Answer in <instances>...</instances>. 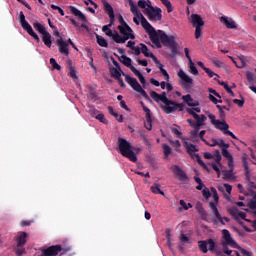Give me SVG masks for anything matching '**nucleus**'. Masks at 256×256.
I'll use <instances>...</instances> for the list:
<instances>
[{
  "label": "nucleus",
  "mask_w": 256,
  "mask_h": 256,
  "mask_svg": "<svg viewBox=\"0 0 256 256\" xmlns=\"http://www.w3.org/2000/svg\"><path fill=\"white\" fill-rule=\"evenodd\" d=\"M222 155L225 157V159H232L233 155L227 150V148H222Z\"/></svg>",
  "instance_id": "nucleus-51"
},
{
  "label": "nucleus",
  "mask_w": 256,
  "mask_h": 256,
  "mask_svg": "<svg viewBox=\"0 0 256 256\" xmlns=\"http://www.w3.org/2000/svg\"><path fill=\"white\" fill-rule=\"evenodd\" d=\"M97 113H99V111L97 110L93 111V115H96L95 119L100 121V123H107V119H105V115H103V113H100V114H97Z\"/></svg>",
  "instance_id": "nucleus-40"
},
{
  "label": "nucleus",
  "mask_w": 256,
  "mask_h": 256,
  "mask_svg": "<svg viewBox=\"0 0 256 256\" xmlns=\"http://www.w3.org/2000/svg\"><path fill=\"white\" fill-rule=\"evenodd\" d=\"M110 73L113 79H119L121 78V75H123V77H125L126 83H128V85H130V87H132L134 91H137V93H140V95H142L144 99H149V94H147V92L143 89V87H141V84H139V82L137 81V78H133L125 74L124 71L121 70V68H112L110 70Z\"/></svg>",
  "instance_id": "nucleus-3"
},
{
  "label": "nucleus",
  "mask_w": 256,
  "mask_h": 256,
  "mask_svg": "<svg viewBox=\"0 0 256 256\" xmlns=\"http://www.w3.org/2000/svg\"><path fill=\"white\" fill-rule=\"evenodd\" d=\"M208 119L211 120L212 125H216L219 120L215 119V115L209 114Z\"/></svg>",
  "instance_id": "nucleus-61"
},
{
  "label": "nucleus",
  "mask_w": 256,
  "mask_h": 256,
  "mask_svg": "<svg viewBox=\"0 0 256 256\" xmlns=\"http://www.w3.org/2000/svg\"><path fill=\"white\" fill-rule=\"evenodd\" d=\"M137 63L138 65H142V67H147V65H149V63L147 62V59H137Z\"/></svg>",
  "instance_id": "nucleus-59"
},
{
  "label": "nucleus",
  "mask_w": 256,
  "mask_h": 256,
  "mask_svg": "<svg viewBox=\"0 0 256 256\" xmlns=\"http://www.w3.org/2000/svg\"><path fill=\"white\" fill-rule=\"evenodd\" d=\"M162 149L164 153V158L167 159V157H169V155H171L172 153L171 146L167 144H162Z\"/></svg>",
  "instance_id": "nucleus-41"
},
{
  "label": "nucleus",
  "mask_w": 256,
  "mask_h": 256,
  "mask_svg": "<svg viewBox=\"0 0 256 256\" xmlns=\"http://www.w3.org/2000/svg\"><path fill=\"white\" fill-rule=\"evenodd\" d=\"M172 147H175L176 151H179V147H181V142L179 140L171 141Z\"/></svg>",
  "instance_id": "nucleus-57"
},
{
  "label": "nucleus",
  "mask_w": 256,
  "mask_h": 256,
  "mask_svg": "<svg viewBox=\"0 0 256 256\" xmlns=\"http://www.w3.org/2000/svg\"><path fill=\"white\" fill-rule=\"evenodd\" d=\"M56 44L59 47V52L67 57V55H69V44H67L63 38L58 39Z\"/></svg>",
  "instance_id": "nucleus-17"
},
{
  "label": "nucleus",
  "mask_w": 256,
  "mask_h": 256,
  "mask_svg": "<svg viewBox=\"0 0 256 256\" xmlns=\"http://www.w3.org/2000/svg\"><path fill=\"white\" fill-rule=\"evenodd\" d=\"M67 68L69 69V77H71L72 79H77V70H75V66H73V61H67Z\"/></svg>",
  "instance_id": "nucleus-26"
},
{
  "label": "nucleus",
  "mask_w": 256,
  "mask_h": 256,
  "mask_svg": "<svg viewBox=\"0 0 256 256\" xmlns=\"http://www.w3.org/2000/svg\"><path fill=\"white\" fill-rule=\"evenodd\" d=\"M192 159H196V161L200 165V167L207 169V164H205V162H203V160L201 159V156L199 154L194 153Z\"/></svg>",
  "instance_id": "nucleus-43"
},
{
  "label": "nucleus",
  "mask_w": 256,
  "mask_h": 256,
  "mask_svg": "<svg viewBox=\"0 0 256 256\" xmlns=\"http://www.w3.org/2000/svg\"><path fill=\"white\" fill-rule=\"evenodd\" d=\"M151 191L154 193V195H165V192L161 190V186L157 183H155L153 186H151Z\"/></svg>",
  "instance_id": "nucleus-32"
},
{
  "label": "nucleus",
  "mask_w": 256,
  "mask_h": 256,
  "mask_svg": "<svg viewBox=\"0 0 256 256\" xmlns=\"http://www.w3.org/2000/svg\"><path fill=\"white\" fill-rule=\"evenodd\" d=\"M97 43L100 45V47H109V43L107 42L106 39L103 38V36H96Z\"/></svg>",
  "instance_id": "nucleus-39"
},
{
  "label": "nucleus",
  "mask_w": 256,
  "mask_h": 256,
  "mask_svg": "<svg viewBox=\"0 0 256 256\" xmlns=\"http://www.w3.org/2000/svg\"><path fill=\"white\" fill-rule=\"evenodd\" d=\"M103 7H104V11L105 13H107L108 17L111 15H115V11L113 10V6H111V4H109V2H107V0H103L102 1Z\"/></svg>",
  "instance_id": "nucleus-28"
},
{
  "label": "nucleus",
  "mask_w": 256,
  "mask_h": 256,
  "mask_svg": "<svg viewBox=\"0 0 256 256\" xmlns=\"http://www.w3.org/2000/svg\"><path fill=\"white\" fill-rule=\"evenodd\" d=\"M118 21L120 23V26L127 28V22H125V19H123V16L121 14H119V16H118Z\"/></svg>",
  "instance_id": "nucleus-56"
},
{
  "label": "nucleus",
  "mask_w": 256,
  "mask_h": 256,
  "mask_svg": "<svg viewBox=\"0 0 256 256\" xmlns=\"http://www.w3.org/2000/svg\"><path fill=\"white\" fill-rule=\"evenodd\" d=\"M214 127H215V129L222 131V133L224 135H229L230 137H232V139H237V136H235V134L233 132H231V130H229V124H227V122H225V120H223V121L218 120L216 122V124L214 125Z\"/></svg>",
  "instance_id": "nucleus-12"
},
{
  "label": "nucleus",
  "mask_w": 256,
  "mask_h": 256,
  "mask_svg": "<svg viewBox=\"0 0 256 256\" xmlns=\"http://www.w3.org/2000/svg\"><path fill=\"white\" fill-rule=\"evenodd\" d=\"M110 22L107 24L108 27H113L115 25V14L109 16Z\"/></svg>",
  "instance_id": "nucleus-62"
},
{
  "label": "nucleus",
  "mask_w": 256,
  "mask_h": 256,
  "mask_svg": "<svg viewBox=\"0 0 256 256\" xmlns=\"http://www.w3.org/2000/svg\"><path fill=\"white\" fill-rule=\"evenodd\" d=\"M184 147H185L188 155H190L191 159H193V155L195 153H197V151H199V148H197L196 145L191 144L189 142H184Z\"/></svg>",
  "instance_id": "nucleus-25"
},
{
  "label": "nucleus",
  "mask_w": 256,
  "mask_h": 256,
  "mask_svg": "<svg viewBox=\"0 0 256 256\" xmlns=\"http://www.w3.org/2000/svg\"><path fill=\"white\" fill-rule=\"evenodd\" d=\"M198 247L202 253H211L215 252L217 244L215 240L209 238L208 240H200L198 241Z\"/></svg>",
  "instance_id": "nucleus-8"
},
{
  "label": "nucleus",
  "mask_w": 256,
  "mask_h": 256,
  "mask_svg": "<svg viewBox=\"0 0 256 256\" xmlns=\"http://www.w3.org/2000/svg\"><path fill=\"white\" fill-rule=\"evenodd\" d=\"M41 255L40 256H57L59 255H65V252L67 250H65V248L61 247V245H52L50 247L47 248H41Z\"/></svg>",
  "instance_id": "nucleus-6"
},
{
  "label": "nucleus",
  "mask_w": 256,
  "mask_h": 256,
  "mask_svg": "<svg viewBox=\"0 0 256 256\" xmlns=\"http://www.w3.org/2000/svg\"><path fill=\"white\" fill-rule=\"evenodd\" d=\"M70 12L72 15H75V17H78V19L83 23H87V17L85 14H83V12H81L79 9L75 8V6H70Z\"/></svg>",
  "instance_id": "nucleus-22"
},
{
  "label": "nucleus",
  "mask_w": 256,
  "mask_h": 256,
  "mask_svg": "<svg viewBox=\"0 0 256 256\" xmlns=\"http://www.w3.org/2000/svg\"><path fill=\"white\" fill-rule=\"evenodd\" d=\"M190 135H191V138H192L194 141H199V132H197L196 130H194V131H191V132H190Z\"/></svg>",
  "instance_id": "nucleus-53"
},
{
  "label": "nucleus",
  "mask_w": 256,
  "mask_h": 256,
  "mask_svg": "<svg viewBox=\"0 0 256 256\" xmlns=\"http://www.w3.org/2000/svg\"><path fill=\"white\" fill-rule=\"evenodd\" d=\"M180 241L181 243H189V237H187L185 234H181Z\"/></svg>",
  "instance_id": "nucleus-64"
},
{
  "label": "nucleus",
  "mask_w": 256,
  "mask_h": 256,
  "mask_svg": "<svg viewBox=\"0 0 256 256\" xmlns=\"http://www.w3.org/2000/svg\"><path fill=\"white\" fill-rule=\"evenodd\" d=\"M103 33L107 35V37H112L113 41H115V31L113 33V30H111V26L104 25L102 27Z\"/></svg>",
  "instance_id": "nucleus-31"
},
{
  "label": "nucleus",
  "mask_w": 256,
  "mask_h": 256,
  "mask_svg": "<svg viewBox=\"0 0 256 256\" xmlns=\"http://www.w3.org/2000/svg\"><path fill=\"white\" fill-rule=\"evenodd\" d=\"M218 85L224 87L225 91H227V93L231 95V97H235V93L233 92V90H231V87H229V84H227V82L218 80Z\"/></svg>",
  "instance_id": "nucleus-33"
},
{
  "label": "nucleus",
  "mask_w": 256,
  "mask_h": 256,
  "mask_svg": "<svg viewBox=\"0 0 256 256\" xmlns=\"http://www.w3.org/2000/svg\"><path fill=\"white\" fill-rule=\"evenodd\" d=\"M203 37V29L201 27H195V39H201Z\"/></svg>",
  "instance_id": "nucleus-48"
},
{
  "label": "nucleus",
  "mask_w": 256,
  "mask_h": 256,
  "mask_svg": "<svg viewBox=\"0 0 256 256\" xmlns=\"http://www.w3.org/2000/svg\"><path fill=\"white\" fill-rule=\"evenodd\" d=\"M121 59H122L123 65H125V67H128V69H130L132 71V73L134 72V70H137V68H135V66L131 65V63H132L131 58H129L125 55H122Z\"/></svg>",
  "instance_id": "nucleus-27"
},
{
  "label": "nucleus",
  "mask_w": 256,
  "mask_h": 256,
  "mask_svg": "<svg viewBox=\"0 0 256 256\" xmlns=\"http://www.w3.org/2000/svg\"><path fill=\"white\" fill-rule=\"evenodd\" d=\"M144 25L148 27L146 33L149 35L150 41L158 49H161V43H163L165 47H172L173 45L177 44L174 36H168L163 30H155L151 23L144 22Z\"/></svg>",
  "instance_id": "nucleus-1"
},
{
  "label": "nucleus",
  "mask_w": 256,
  "mask_h": 256,
  "mask_svg": "<svg viewBox=\"0 0 256 256\" xmlns=\"http://www.w3.org/2000/svg\"><path fill=\"white\" fill-rule=\"evenodd\" d=\"M141 53H143L144 57H150L153 53L149 51V47L147 45L140 43Z\"/></svg>",
  "instance_id": "nucleus-38"
},
{
  "label": "nucleus",
  "mask_w": 256,
  "mask_h": 256,
  "mask_svg": "<svg viewBox=\"0 0 256 256\" xmlns=\"http://www.w3.org/2000/svg\"><path fill=\"white\" fill-rule=\"evenodd\" d=\"M118 147L121 155L132 161V163H137V154L133 152V146L125 138H118Z\"/></svg>",
  "instance_id": "nucleus-4"
},
{
  "label": "nucleus",
  "mask_w": 256,
  "mask_h": 256,
  "mask_svg": "<svg viewBox=\"0 0 256 256\" xmlns=\"http://www.w3.org/2000/svg\"><path fill=\"white\" fill-rule=\"evenodd\" d=\"M222 245V251L223 253H225V255H231V253H233L232 250H229V244L221 242Z\"/></svg>",
  "instance_id": "nucleus-46"
},
{
  "label": "nucleus",
  "mask_w": 256,
  "mask_h": 256,
  "mask_svg": "<svg viewBox=\"0 0 256 256\" xmlns=\"http://www.w3.org/2000/svg\"><path fill=\"white\" fill-rule=\"evenodd\" d=\"M246 77H247L248 83H250V85H253L255 81V74H253L252 72H247Z\"/></svg>",
  "instance_id": "nucleus-49"
},
{
  "label": "nucleus",
  "mask_w": 256,
  "mask_h": 256,
  "mask_svg": "<svg viewBox=\"0 0 256 256\" xmlns=\"http://www.w3.org/2000/svg\"><path fill=\"white\" fill-rule=\"evenodd\" d=\"M172 171L179 181H189V176H187V173H185L178 165H174Z\"/></svg>",
  "instance_id": "nucleus-15"
},
{
  "label": "nucleus",
  "mask_w": 256,
  "mask_h": 256,
  "mask_svg": "<svg viewBox=\"0 0 256 256\" xmlns=\"http://www.w3.org/2000/svg\"><path fill=\"white\" fill-rule=\"evenodd\" d=\"M178 77L183 81L180 82V85L182 88L185 89V91H188V89H191V85H193V80L185 71L179 70Z\"/></svg>",
  "instance_id": "nucleus-11"
},
{
  "label": "nucleus",
  "mask_w": 256,
  "mask_h": 256,
  "mask_svg": "<svg viewBox=\"0 0 256 256\" xmlns=\"http://www.w3.org/2000/svg\"><path fill=\"white\" fill-rule=\"evenodd\" d=\"M150 97L156 102V103H163L164 105H161V109L166 113V115H171V113H175V111H183L185 109V104L183 103H177L173 100H170L167 98V92H162L161 94L151 91Z\"/></svg>",
  "instance_id": "nucleus-2"
},
{
  "label": "nucleus",
  "mask_w": 256,
  "mask_h": 256,
  "mask_svg": "<svg viewBox=\"0 0 256 256\" xmlns=\"http://www.w3.org/2000/svg\"><path fill=\"white\" fill-rule=\"evenodd\" d=\"M142 107H143V111L146 113V123H145V128L148 131H151V129H153V119L151 118V109H149L148 107H146L143 102H142Z\"/></svg>",
  "instance_id": "nucleus-16"
},
{
  "label": "nucleus",
  "mask_w": 256,
  "mask_h": 256,
  "mask_svg": "<svg viewBox=\"0 0 256 256\" xmlns=\"http://www.w3.org/2000/svg\"><path fill=\"white\" fill-rule=\"evenodd\" d=\"M248 161H249V155H247L246 153L242 154V165L244 167L246 179L251 178V170L249 169V162Z\"/></svg>",
  "instance_id": "nucleus-18"
},
{
  "label": "nucleus",
  "mask_w": 256,
  "mask_h": 256,
  "mask_svg": "<svg viewBox=\"0 0 256 256\" xmlns=\"http://www.w3.org/2000/svg\"><path fill=\"white\" fill-rule=\"evenodd\" d=\"M162 5L166 7L168 13H173V5L171 4V1L169 0H160Z\"/></svg>",
  "instance_id": "nucleus-42"
},
{
  "label": "nucleus",
  "mask_w": 256,
  "mask_h": 256,
  "mask_svg": "<svg viewBox=\"0 0 256 256\" xmlns=\"http://www.w3.org/2000/svg\"><path fill=\"white\" fill-rule=\"evenodd\" d=\"M202 195H203V197H205V199H209V197H211V192L209 191L208 188H205V189L202 191Z\"/></svg>",
  "instance_id": "nucleus-58"
},
{
  "label": "nucleus",
  "mask_w": 256,
  "mask_h": 256,
  "mask_svg": "<svg viewBox=\"0 0 256 256\" xmlns=\"http://www.w3.org/2000/svg\"><path fill=\"white\" fill-rule=\"evenodd\" d=\"M132 51H134V55H137V56L141 55V48L139 46H134L132 48Z\"/></svg>",
  "instance_id": "nucleus-63"
},
{
  "label": "nucleus",
  "mask_w": 256,
  "mask_h": 256,
  "mask_svg": "<svg viewBox=\"0 0 256 256\" xmlns=\"http://www.w3.org/2000/svg\"><path fill=\"white\" fill-rule=\"evenodd\" d=\"M20 25L24 29V31H26L28 35H30V37H33V39H35L36 43H39L41 41L39 35H37L35 31H33V27H31L29 25V22L25 20V14L23 13V11L20 12Z\"/></svg>",
  "instance_id": "nucleus-7"
},
{
  "label": "nucleus",
  "mask_w": 256,
  "mask_h": 256,
  "mask_svg": "<svg viewBox=\"0 0 256 256\" xmlns=\"http://www.w3.org/2000/svg\"><path fill=\"white\" fill-rule=\"evenodd\" d=\"M33 27L34 29H36V31H38V33H40L41 35L45 34L47 32V30H45V26L39 22H34L33 23Z\"/></svg>",
  "instance_id": "nucleus-34"
},
{
  "label": "nucleus",
  "mask_w": 256,
  "mask_h": 256,
  "mask_svg": "<svg viewBox=\"0 0 256 256\" xmlns=\"http://www.w3.org/2000/svg\"><path fill=\"white\" fill-rule=\"evenodd\" d=\"M191 23L193 27H203L205 25V21H203V18L199 14L191 15Z\"/></svg>",
  "instance_id": "nucleus-20"
},
{
  "label": "nucleus",
  "mask_w": 256,
  "mask_h": 256,
  "mask_svg": "<svg viewBox=\"0 0 256 256\" xmlns=\"http://www.w3.org/2000/svg\"><path fill=\"white\" fill-rule=\"evenodd\" d=\"M224 181H231L233 179V169L222 171Z\"/></svg>",
  "instance_id": "nucleus-36"
},
{
  "label": "nucleus",
  "mask_w": 256,
  "mask_h": 256,
  "mask_svg": "<svg viewBox=\"0 0 256 256\" xmlns=\"http://www.w3.org/2000/svg\"><path fill=\"white\" fill-rule=\"evenodd\" d=\"M118 31H120L121 36L117 31H115L114 35V42L115 43H126L129 41V39H135V34H133V29L129 27V24H127V27L125 26H118Z\"/></svg>",
  "instance_id": "nucleus-5"
},
{
  "label": "nucleus",
  "mask_w": 256,
  "mask_h": 256,
  "mask_svg": "<svg viewBox=\"0 0 256 256\" xmlns=\"http://www.w3.org/2000/svg\"><path fill=\"white\" fill-rule=\"evenodd\" d=\"M233 103H235V105H238V107H243V105H245V100L234 99Z\"/></svg>",
  "instance_id": "nucleus-60"
},
{
  "label": "nucleus",
  "mask_w": 256,
  "mask_h": 256,
  "mask_svg": "<svg viewBox=\"0 0 256 256\" xmlns=\"http://www.w3.org/2000/svg\"><path fill=\"white\" fill-rule=\"evenodd\" d=\"M182 100L188 105V107H199V101L193 100L191 94L182 96Z\"/></svg>",
  "instance_id": "nucleus-23"
},
{
  "label": "nucleus",
  "mask_w": 256,
  "mask_h": 256,
  "mask_svg": "<svg viewBox=\"0 0 256 256\" xmlns=\"http://www.w3.org/2000/svg\"><path fill=\"white\" fill-rule=\"evenodd\" d=\"M204 71L205 73H207L208 77H214V81H217L219 83V75L217 73L213 72V70H211L210 68H204Z\"/></svg>",
  "instance_id": "nucleus-37"
},
{
  "label": "nucleus",
  "mask_w": 256,
  "mask_h": 256,
  "mask_svg": "<svg viewBox=\"0 0 256 256\" xmlns=\"http://www.w3.org/2000/svg\"><path fill=\"white\" fill-rule=\"evenodd\" d=\"M134 75L136 76V77H138V79H139V81H140V83L143 85V87H145V85H147V81L145 80V76H143V74L141 73V71H139V70H134Z\"/></svg>",
  "instance_id": "nucleus-35"
},
{
  "label": "nucleus",
  "mask_w": 256,
  "mask_h": 256,
  "mask_svg": "<svg viewBox=\"0 0 256 256\" xmlns=\"http://www.w3.org/2000/svg\"><path fill=\"white\" fill-rule=\"evenodd\" d=\"M138 7H140V9H144V11H145V9H147V1L139 0L138 1Z\"/></svg>",
  "instance_id": "nucleus-54"
},
{
  "label": "nucleus",
  "mask_w": 256,
  "mask_h": 256,
  "mask_svg": "<svg viewBox=\"0 0 256 256\" xmlns=\"http://www.w3.org/2000/svg\"><path fill=\"white\" fill-rule=\"evenodd\" d=\"M42 41L46 47L51 48L52 42H51V34L49 32H44L42 34Z\"/></svg>",
  "instance_id": "nucleus-29"
},
{
  "label": "nucleus",
  "mask_w": 256,
  "mask_h": 256,
  "mask_svg": "<svg viewBox=\"0 0 256 256\" xmlns=\"http://www.w3.org/2000/svg\"><path fill=\"white\" fill-rule=\"evenodd\" d=\"M143 13L149 21H161L163 19L162 10L159 7L154 8V10H143Z\"/></svg>",
  "instance_id": "nucleus-10"
},
{
  "label": "nucleus",
  "mask_w": 256,
  "mask_h": 256,
  "mask_svg": "<svg viewBox=\"0 0 256 256\" xmlns=\"http://www.w3.org/2000/svg\"><path fill=\"white\" fill-rule=\"evenodd\" d=\"M221 243L229 244V246L233 247V249H237V242L233 240V237H231V232H229L227 229L222 230Z\"/></svg>",
  "instance_id": "nucleus-13"
},
{
  "label": "nucleus",
  "mask_w": 256,
  "mask_h": 256,
  "mask_svg": "<svg viewBox=\"0 0 256 256\" xmlns=\"http://www.w3.org/2000/svg\"><path fill=\"white\" fill-rule=\"evenodd\" d=\"M216 108L219 111V117L222 119V121H225V111L221 109V105H216Z\"/></svg>",
  "instance_id": "nucleus-52"
},
{
  "label": "nucleus",
  "mask_w": 256,
  "mask_h": 256,
  "mask_svg": "<svg viewBox=\"0 0 256 256\" xmlns=\"http://www.w3.org/2000/svg\"><path fill=\"white\" fill-rule=\"evenodd\" d=\"M50 65H52V68L56 69V71H61V65L57 63V60H55V58L50 59Z\"/></svg>",
  "instance_id": "nucleus-47"
},
{
  "label": "nucleus",
  "mask_w": 256,
  "mask_h": 256,
  "mask_svg": "<svg viewBox=\"0 0 256 256\" xmlns=\"http://www.w3.org/2000/svg\"><path fill=\"white\" fill-rule=\"evenodd\" d=\"M14 253L17 256H22L25 253V247L16 245V247L14 248Z\"/></svg>",
  "instance_id": "nucleus-45"
},
{
  "label": "nucleus",
  "mask_w": 256,
  "mask_h": 256,
  "mask_svg": "<svg viewBox=\"0 0 256 256\" xmlns=\"http://www.w3.org/2000/svg\"><path fill=\"white\" fill-rule=\"evenodd\" d=\"M129 5H130L131 13H133V15H135V17H138V19H140L143 29L145 31H147L148 27H147V25H145V23H149V21H147V18H145V16H143V14L141 12H139V9L137 8V4H135V2H133V0H129Z\"/></svg>",
  "instance_id": "nucleus-9"
},
{
  "label": "nucleus",
  "mask_w": 256,
  "mask_h": 256,
  "mask_svg": "<svg viewBox=\"0 0 256 256\" xmlns=\"http://www.w3.org/2000/svg\"><path fill=\"white\" fill-rule=\"evenodd\" d=\"M218 147H224V149H229L230 145L225 143L223 139H220L218 142Z\"/></svg>",
  "instance_id": "nucleus-55"
},
{
  "label": "nucleus",
  "mask_w": 256,
  "mask_h": 256,
  "mask_svg": "<svg viewBox=\"0 0 256 256\" xmlns=\"http://www.w3.org/2000/svg\"><path fill=\"white\" fill-rule=\"evenodd\" d=\"M186 113H188L189 115H192V117L196 121V125H201L202 127L203 125H205V121H207V116H205V114H202L199 116V114L191 110V108H186Z\"/></svg>",
  "instance_id": "nucleus-14"
},
{
  "label": "nucleus",
  "mask_w": 256,
  "mask_h": 256,
  "mask_svg": "<svg viewBox=\"0 0 256 256\" xmlns=\"http://www.w3.org/2000/svg\"><path fill=\"white\" fill-rule=\"evenodd\" d=\"M221 23L226 25L227 29H237V24L234 22L233 18H228L227 16H222L220 18Z\"/></svg>",
  "instance_id": "nucleus-21"
},
{
  "label": "nucleus",
  "mask_w": 256,
  "mask_h": 256,
  "mask_svg": "<svg viewBox=\"0 0 256 256\" xmlns=\"http://www.w3.org/2000/svg\"><path fill=\"white\" fill-rule=\"evenodd\" d=\"M15 241L18 247H25L27 244V233L26 232H18L15 237Z\"/></svg>",
  "instance_id": "nucleus-19"
},
{
  "label": "nucleus",
  "mask_w": 256,
  "mask_h": 256,
  "mask_svg": "<svg viewBox=\"0 0 256 256\" xmlns=\"http://www.w3.org/2000/svg\"><path fill=\"white\" fill-rule=\"evenodd\" d=\"M209 207H210L212 213L215 215V217L221 223V225H225V222H223V217H221V214L219 213V210L217 209V205L215 204V202H210Z\"/></svg>",
  "instance_id": "nucleus-24"
},
{
  "label": "nucleus",
  "mask_w": 256,
  "mask_h": 256,
  "mask_svg": "<svg viewBox=\"0 0 256 256\" xmlns=\"http://www.w3.org/2000/svg\"><path fill=\"white\" fill-rule=\"evenodd\" d=\"M171 51V53L169 54V57H171V59H175V57H177V55L179 54V45L174 44L172 46L168 47Z\"/></svg>",
  "instance_id": "nucleus-30"
},
{
  "label": "nucleus",
  "mask_w": 256,
  "mask_h": 256,
  "mask_svg": "<svg viewBox=\"0 0 256 256\" xmlns=\"http://www.w3.org/2000/svg\"><path fill=\"white\" fill-rule=\"evenodd\" d=\"M188 66L192 75H199V70H197V67H195V63H193V60H190V62H188Z\"/></svg>",
  "instance_id": "nucleus-44"
},
{
  "label": "nucleus",
  "mask_w": 256,
  "mask_h": 256,
  "mask_svg": "<svg viewBox=\"0 0 256 256\" xmlns=\"http://www.w3.org/2000/svg\"><path fill=\"white\" fill-rule=\"evenodd\" d=\"M196 209H197L198 213H200V215H206L207 214L205 212V208H203V204H201L200 202H198L196 204Z\"/></svg>",
  "instance_id": "nucleus-50"
}]
</instances>
